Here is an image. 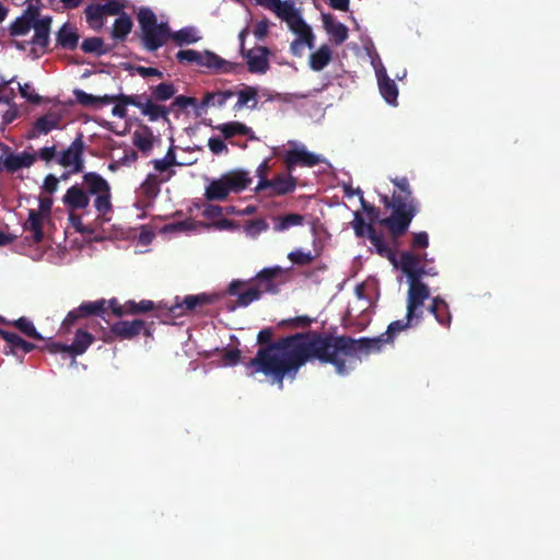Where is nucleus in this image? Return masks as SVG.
Segmentation results:
<instances>
[{
  "label": "nucleus",
  "instance_id": "54",
  "mask_svg": "<svg viewBox=\"0 0 560 560\" xmlns=\"http://www.w3.org/2000/svg\"><path fill=\"white\" fill-rule=\"evenodd\" d=\"M352 228L358 237H364L370 234V229L374 228L371 223H366L360 212H354V219L352 221Z\"/></svg>",
  "mask_w": 560,
  "mask_h": 560
},
{
  "label": "nucleus",
  "instance_id": "64",
  "mask_svg": "<svg viewBox=\"0 0 560 560\" xmlns=\"http://www.w3.org/2000/svg\"><path fill=\"white\" fill-rule=\"evenodd\" d=\"M59 178L52 174H48L43 184V189L48 194H54L58 189Z\"/></svg>",
  "mask_w": 560,
  "mask_h": 560
},
{
  "label": "nucleus",
  "instance_id": "57",
  "mask_svg": "<svg viewBox=\"0 0 560 560\" xmlns=\"http://www.w3.org/2000/svg\"><path fill=\"white\" fill-rule=\"evenodd\" d=\"M412 249H424L429 246V235L427 232H418L412 234L410 243Z\"/></svg>",
  "mask_w": 560,
  "mask_h": 560
},
{
  "label": "nucleus",
  "instance_id": "10",
  "mask_svg": "<svg viewBox=\"0 0 560 560\" xmlns=\"http://www.w3.org/2000/svg\"><path fill=\"white\" fill-rule=\"evenodd\" d=\"M298 179L291 173H280L269 180L257 183L255 187L256 192H261L267 189L270 190V196H284L293 192L296 188Z\"/></svg>",
  "mask_w": 560,
  "mask_h": 560
},
{
  "label": "nucleus",
  "instance_id": "61",
  "mask_svg": "<svg viewBox=\"0 0 560 560\" xmlns=\"http://www.w3.org/2000/svg\"><path fill=\"white\" fill-rule=\"evenodd\" d=\"M208 147L213 154H221L228 151V147L224 141L217 137H211L208 140Z\"/></svg>",
  "mask_w": 560,
  "mask_h": 560
},
{
  "label": "nucleus",
  "instance_id": "6",
  "mask_svg": "<svg viewBox=\"0 0 560 560\" xmlns=\"http://www.w3.org/2000/svg\"><path fill=\"white\" fill-rule=\"evenodd\" d=\"M104 3H90L84 9L86 23L94 31H101L104 27V21L107 15L119 14L128 5L127 0H103Z\"/></svg>",
  "mask_w": 560,
  "mask_h": 560
},
{
  "label": "nucleus",
  "instance_id": "42",
  "mask_svg": "<svg viewBox=\"0 0 560 560\" xmlns=\"http://www.w3.org/2000/svg\"><path fill=\"white\" fill-rule=\"evenodd\" d=\"M273 221V230L276 232H284L293 226L304 225L305 217L300 213H288L285 215L276 217Z\"/></svg>",
  "mask_w": 560,
  "mask_h": 560
},
{
  "label": "nucleus",
  "instance_id": "7",
  "mask_svg": "<svg viewBox=\"0 0 560 560\" xmlns=\"http://www.w3.org/2000/svg\"><path fill=\"white\" fill-rule=\"evenodd\" d=\"M424 257L425 255L421 256L409 250H405L400 254L399 268L407 277L409 288L428 287L421 281L424 277V266L422 265Z\"/></svg>",
  "mask_w": 560,
  "mask_h": 560
},
{
  "label": "nucleus",
  "instance_id": "53",
  "mask_svg": "<svg viewBox=\"0 0 560 560\" xmlns=\"http://www.w3.org/2000/svg\"><path fill=\"white\" fill-rule=\"evenodd\" d=\"M289 260L298 266H306L313 262L314 255L312 252H304L302 249H295L288 254Z\"/></svg>",
  "mask_w": 560,
  "mask_h": 560
},
{
  "label": "nucleus",
  "instance_id": "63",
  "mask_svg": "<svg viewBox=\"0 0 560 560\" xmlns=\"http://www.w3.org/2000/svg\"><path fill=\"white\" fill-rule=\"evenodd\" d=\"M223 213L222 207L218 205L208 203L205 206L202 215L207 219H217Z\"/></svg>",
  "mask_w": 560,
  "mask_h": 560
},
{
  "label": "nucleus",
  "instance_id": "31",
  "mask_svg": "<svg viewBox=\"0 0 560 560\" xmlns=\"http://www.w3.org/2000/svg\"><path fill=\"white\" fill-rule=\"evenodd\" d=\"M431 314L434 315L436 322L443 327L448 328L452 323V315L450 312L448 304L441 296L432 299V303L428 308Z\"/></svg>",
  "mask_w": 560,
  "mask_h": 560
},
{
  "label": "nucleus",
  "instance_id": "2",
  "mask_svg": "<svg viewBox=\"0 0 560 560\" xmlns=\"http://www.w3.org/2000/svg\"><path fill=\"white\" fill-rule=\"evenodd\" d=\"M395 186L392 197L381 196V201L385 208L392 209L389 217L380 221L387 228L394 238L401 237L408 231L412 219L420 211V202L413 197L412 190L407 177L390 178Z\"/></svg>",
  "mask_w": 560,
  "mask_h": 560
},
{
  "label": "nucleus",
  "instance_id": "33",
  "mask_svg": "<svg viewBox=\"0 0 560 560\" xmlns=\"http://www.w3.org/2000/svg\"><path fill=\"white\" fill-rule=\"evenodd\" d=\"M83 184L86 186L88 195H101L110 189L108 182L95 172L83 175Z\"/></svg>",
  "mask_w": 560,
  "mask_h": 560
},
{
  "label": "nucleus",
  "instance_id": "5",
  "mask_svg": "<svg viewBox=\"0 0 560 560\" xmlns=\"http://www.w3.org/2000/svg\"><path fill=\"white\" fill-rule=\"evenodd\" d=\"M176 60L178 63L196 65L215 73H234L242 67L241 63L228 61L211 50L182 49L176 54Z\"/></svg>",
  "mask_w": 560,
  "mask_h": 560
},
{
  "label": "nucleus",
  "instance_id": "17",
  "mask_svg": "<svg viewBox=\"0 0 560 560\" xmlns=\"http://www.w3.org/2000/svg\"><path fill=\"white\" fill-rule=\"evenodd\" d=\"M221 177L224 180L229 194H238L245 190L253 183L249 172L242 168L226 172L222 174Z\"/></svg>",
  "mask_w": 560,
  "mask_h": 560
},
{
  "label": "nucleus",
  "instance_id": "58",
  "mask_svg": "<svg viewBox=\"0 0 560 560\" xmlns=\"http://www.w3.org/2000/svg\"><path fill=\"white\" fill-rule=\"evenodd\" d=\"M19 91L24 98L33 104H39L42 102V97L37 93L31 92L30 83L19 84Z\"/></svg>",
  "mask_w": 560,
  "mask_h": 560
},
{
  "label": "nucleus",
  "instance_id": "19",
  "mask_svg": "<svg viewBox=\"0 0 560 560\" xmlns=\"http://www.w3.org/2000/svg\"><path fill=\"white\" fill-rule=\"evenodd\" d=\"M0 336L7 342V346L3 349V353L7 355H16L18 351L30 353L36 348L34 343L26 341L15 332L2 329L0 330Z\"/></svg>",
  "mask_w": 560,
  "mask_h": 560
},
{
  "label": "nucleus",
  "instance_id": "35",
  "mask_svg": "<svg viewBox=\"0 0 560 560\" xmlns=\"http://www.w3.org/2000/svg\"><path fill=\"white\" fill-rule=\"evenodd\" d=\"M170 40H173L176 46L182 47L199 42L200 36L194 26H186L175 32L171 30Z\"/></svg>",
  "mask_w": 560,
  "mask_h": 560
},
{
  "label": "nucleus",
  "instance_id": "34",
  "mask_svg": "<svg viewBox=\"0 0 560 560\" xmlns=\"http://www.w3.org/2000/svg\"><path fill=\"white\" fill-rule=\"evenodd\" d=\"M77 102L84 107H100L113 103V97L109 95L95 96L77 89L73 91Z\"/></svg>",
  "mask_w": 560,
  "mask_h": 560
},
{
  "label": "nucleus",
  "instance_id": "38",
  "mask_svg": "<svg viewBox=\"0 0 560 560\" xmlns=\"http://www.w3.org/2000/svg\"><path fill=\"white\" fill-rule=\"evenodd\" d=\"M113 97V103L115 106L112 109V115L118 118H125L127 116V105L136 106L138 104V95H127V94H118V95H109Z\"/></svg>",
  "mask_w": 560,
  "mask_h": 560
},
{
  "label": "nucleus",
  "instance_id": "36",
  "mask_svg": "<svg viewBox=\"0 0 560 560\" xmlns=\"http://www.w3.org/2000/svg\"><path fill=\"white\" fill-rule=\"evenodd\" d=\"M218 129L225 139H231L235 136H249L253 138V130L250 127L246 126L240 121H230L225 124L218 125L214 127Z\"/></svg>",
  "mask_w": 560,
  "mask_h": 560
},
{
  "label": "nucleus",
  "instance_id": "16",
  "mask_svg": "<svg viewBox=\"0 0 560 560\" xmlns=\"http://www.w3.org/2000/svg\"><path fill=\"white\" fill-rule=\"evenodd\" d=\"M210 303V299L206 294L187 295L183 301H178L167 307V314L171 318L186 315L188 312L196 310L197 306Z\"/></svg>",
  "mask_w": 560,
  "mask_h": 560
},
{
  "label": "nucleus",
  "instance_id": "55",
  "mask_svg": "<svg viewBox=\"0 0 560 560\" xmlns=\"http://www.w3.org/2000/svg\"><path fill=\"white\" fill-rule=\"evenodd\" d=\"M133 144L142 152L147 153L151 151L153 147V137L149 131L147 135L135 132L133 133Z\"/></svg>",
  "mask_w": 560,
  "mask_h": 560
},
{
  "label": "nucleus",
  "instance_id": "1",
  "mask_svg": "<svg viewBox=\"0 0 560 560\" xmlns=\"http://www.w3.org/2000/svg\"><path fill=\"white\" fill-rule=\"evenodd\" d=\"M416 325L405 317L392 322L385 332L374 338L362 337L354 339L349 336H334L314 330L296 332L277 343L281 349H288L287 362L276 364L277 371L283 375L289 370H296L307 362L318 360L324 364H332L339 375H346L348 369L342 357H357L380 352L385 345L393 343L395 337Z\"/></svg>",
  "mask_w": 560,
  "mask_h": 560
},
{
  "label": "nucleus",
  "instance_id": "25",
  "mask_svg": "<svg viewBox=\"0 0 560 560\" xmlns=\"http://www.w3.org/2000/svg\"><path fill=\"white\" fill-rule=\"evenodd\" d=\"M290 30L298 35V38L294 39L290 45V51L293 56H301L305 45L310 49L314 47L315 36L310 25L305 24V30L301 27H293Z\"/></svg>",
  "mask_w": 560,
  "mask_h": 560
},
{
  "label": "nucleus",
  "instance_id": "15",
  "mask_svg": "<svg viewBox=\"0 0 560 560\" xmlns=\"http://www.w3.org/2000/svg\"><path fill=\"white\" fill-rule=\"evenodd\" d=\"M283 270L281 267L276 266L272 268H265L261 271H259L255 278L256 285L260 291V294L262 293H271L276 294L279 292V284L280 282H277V279L282 277Z\"/></svg>",
  "mask_w": 560,
  "mask_h": 560
},
{
  "label": "nucleus",
  "instance_id": "23",
  "mask_svg": "<svg viewBox=\"0 0 560 560\" xmlns=\"http://www.w3.org/2000/svg\"><path fill=\"white\" fill-rule=\"evenodd\" d=\"M243 285L241 280H234L229 284L228 293L231 295H237L236 305L240 307H246L254 301L260 299V291L255 287H249L245 291L238 293L240 288Z\"/></svg>",
  "mask_w": 560,
  "mask_h": 560
},
{
  "label": "nucleus",
  "instance_id": "29",
  "mask_svg": "<svg viewBox=\"0 0 560 560\" xmlns=\"http://www.w3.org/2000/svg\"><path fill=\"white\" fill-rule=\"evenodd\" d=\"M116 15L118 18L114 21L110 36L117 42H125L132 30L133 22L131 18L125 12V10Z\"/></svg>",
  "mask_w": 560,
  "mask_h": 560
},
{
  "label": "nucleus",
  "instance_id": "26",
  "mask_svg": "<svg viewBox=\"0 0 560 560\" xmlns=\"http://www.w3.org/2000/svg\"><path fill=\"white\" fill-rule=\"evenodd\" d=\"M80 35L78 30L69 22L62 24V26L56 33L57 46L63 49L74 50L78 47Z\"/></svg>",
  "mask_w": 560,
  "mask_h": 560
},
{
  "label": "nucleus",
  "instance_id": "49",
  "mask_svg": "<svg viewBox=\"0 0 560 560\" xmlns=\"http://www.w3.org/2000/svg\"><path fill=\"white\" fill-rule=\"evenodd\" d=\"M35 23H31L30 20L20 15L16 18L10 25L9 32L11 36H22L26 35L31 28H33Z\"/></svg>",
  "mask_w": 560,
  "mask_h": 560
},
{
  "label": "nucleus",
  "instance_id": "14",
  "mask_svg": "<svg viewBox=\"0 0 560 560\" xmlns=\"http://www.w3.org/2000/svg\"><path fill=\"white\" fill-rule=\"evenodd\" d=\"M2 151L3 154L0 155V164H2L3 170L11 174L21 168L31 167L36 161L35 154L25 151L21 154H14L10 147L5 144L3 145Z\"/></svg>",
  "mask_w": 560,
  "mask_h": 560
},
{
  "label": "nucleus",
  "instance_id": "4",
  "mask_svg": "<svg viewBox=\"0 0 560 560\" xmlns=\"http://www.w3.org/2000/svg\"><path fill=\"white\" fill-rule=\"evenodd\" d=\"M137 21L140 30L139 38L144 50L153 52L167 44L171 27L167 22H159L151 8H139Z\"/></svg>",
  "mask_w": 560,
  "mask_h": 560
},
{
  "label": "nucleus",
  "instance_id": "56",
  "mask_svg": "<svg viewBox=\"0 0 560 560\" xmlns=\"http://www.w3.org/2000/svg\"><path fill=\"white\" fill-rule=\"evenodd\" d=\"M152 163H153L155 171H158V172L166 171L168 167L177 164L174 150L172 148H170L163 159L153 160Z\"/></svg>",
  "mask_w": 560,
  "mask_h": 560
},
{
  "label": "nucleus",
  "instance_id": "52",
  "mask_svg": "<svg viewBox=\"0 0 560 560\" xmlns=\"http://www.w3.org/2000/svg\"><path fill=\"white\" fill-rule=\"evenodd\" d=\"M269 225L265 219H255L246 222V224L244 225V231L248 236L256 237L260 233L267 231Z\"/></svg>",
  "mask_w": 560,
  "mask_h": 560
},
{
  "label": "nucleus",
  "instance_id": "62",
  "mask_svg": "<svg viewBox=\"0 0 560 560\" xmlns=\"http://www.w3.org/2000/svg\"><path fill=\"white\" fill-rule=\"evenodd\" d=\"M38 201H39V207H38V210H36L37 213H42V215L50 219L52 199L50 197H40Z\"/></svg>",
  "mask_w": 560,
  "mask_h": 560
},
{
  "label": "nucleus",
  "instance_id": "41",
  "mask_svg": "<svg viewBox=\"0 0 560 560\" xmlns=\"http://www.w3.org/2000/svg\"><path fill=\"white\" fill-rule=\"evenodd\" d=\"M0 323L12 325L28 338H32L34 340H44V337L37 331L33 322L27 317L22 316L13 322H5L3 318H0Z\"/></svg>",
  "mask_w": 560,
  "mask_h": 560
},
{
  "label": "nucleus",
  "instance_id": "22",
  "mask_svg": "<svg viewBox=\"0 0 560 560\" xmlns=\"http://www.w3.org/2000/svg\"><path fill=\"white\" fill-rule=\"evenodd\" d=\"M323 24L336 45H341L348 39V27L343 23L336 21L331 14L323 13Z\"/></svg>",
  "mask_w": 560,
  "mask_h": 560
},
{
  "label": "nucleus",
  "instance_id": "27",
  "mask_svg": "<svg viewBox=\"0 0 560 560\" xmlns=\"http://www.w3.org/2000/svg\"><path fill=\"white\" fill-rule=\"evenodd\" d=\"M376 75L381 95L388 104L396 105L398 97L397 84L386 74L384 69L376 71Z\"/></svg>",
  "mask_w": 560,
  "mask_h": 560
},
{
  "label": "nucleus",
  "instance_id": "37",
  "mask_svg": "<svg viewBox=\"0 0 560 560\" xmlns=\"http://www.w3.org/2000/svg\"><path fill=\"white\" fill-rule=\"evenodd\" d=\"M234 92L231 90L220 92H208L205 94L202 101L198 105V109H206L209 106L223 107L226 101L234 96Z\"/></svg>",
  "mask_w": 560,
  "mask_h": 560
},
{
  "label": "nucleus",
  "instance_id": "44",
  "mask_svg": "<svg viewBox=\"0 0 560 560\" xmlns=\"http://www.w3.org/2000/svg\"><path fill=\"white\" fill-rule=\"evenodd\" d=\"M81 49L85 54H94L96 56H104L110 52L112 48L106 46L101 37H88L81 44Z\"/></svg>",
  "mask_w": 560,
  "mask_h": 560
},
{
  "label": "nucleus",
  "instance_id": "46",
  "mask_svg": "<svg viewBox=\"0 0 560 560\" xmlns=\"http://www.w3.org/2000/svg\"><path fill=\"white\" fill-rule=\"evenodd\" d=\"M176 93V89L172 82H162L151 88L150 100L154 102H165L171 100Z\"/></svg>",
  "mask_w": 560,
  "mask_h": 560
},
{
  "label": "nucleus",
  "instance_id": "47",
  "mask_svg": "<svg viewBox=\"0 0 560 560\" xmlns=\"http://www.w3.org/2000/svg\"><path fill=\"white\" fill-rule=\"evenodd\" d=\"M167 179H168V177L165 178V180H167ZM163 182H164V179H163ZM161 183H162V180H160L155 174H149L145 177L144 182L141 184V191H142L143 196L147 199L156 198L161 191Z\"/></svg>",
  "mask_w": 560,
  "mask_h": 560
},
{
  "label": "nucleus",
  "instance_id": "32",
  "mask_svg": "<svg viewBox=\"0 0 560 560\" xmlns=\"http://www.w3.org/2000/svg\"><path fill=\"white\" fill-rule=\"evenodd\" d=\"M95 338L92 334L83 329H78L74 335L73 342L69 345V354L72 357L82 355L88 348L94 342Z\"/></svg>",
  "mask_w": 560,
  "mask_h": 560
},
{
  "label": "nucleus",
  "instance_id": "20",
  "mask_svg": "<svg viewBox=\"0 0 560 560\" xmlns=\"http://www.w3.org/2000/svg\"><path fill=\"white\" fill-rule=\"evenodd\" d=\"M63 205L72 212L89 207L90 196L79 185L69 187L62 197Z\"/></svg>",
  "mask_w": 560,
  "mask_h": 560
},
{
  "label": "nucleus",
  "instance_id": "45",
  "mask_svg": "<svg viewBox=\"0 0 560 560\" xmlns=\"http://www.w3.org/2000/svg\"><path fill=\"white\" fill-rule=\"evenodd\" d=\"M366 237L370 240L371 244L375 247L377 254L390 259L395 264L393 250L384 241L383 235L377 233L375 228L370 229V234Z\"/></svg>",
  "mask_w": 560,
  "mask_h": 560
},
{
  "label": "nucleus",
  "instance_id": "39",
  "mask_svg": "<svg viewBox=\"0 0 560 560\" xmlns=\"http://www.w3.org/2000/svg\"><path fill=\"white\" fill-rule=\"evenodd\" d=\"M332 58L331 48L328 45H322L310 56V67L314 71L323 70Z\"/></svg>",
  "mask_w": 560,
  "mask_h": 560
},
{
  "label": "nucleus",
  "instance_id": "21",
  "mask_svg": "<svg viewBox=\"0 0 560 560\" xmlns=\"http://www.w3.org/2000/svg\"><path fill=\"white\" fill-rule=\"evenodd\" d=\"M142 96L138 95V104L137 108L141 110L143 116H147L150 121H158L159 119H163L165 121H170L168 115L171 108L159 105L154 101L145 97V101H141Z\"/></svg>",
  "mask_w": 560,
  "mask_h": 560
},
{
  "label": "nucleus",
  "instance_id": "40",
  "mask_svg": "<svg viewBox=\"0 0 560 560\" xmlns=\"http://www.w3.org/2000/svg\"><path fill=\"white\" fill-rule=\"evenodd\" d=\"M229 190L226 189L221 176L211 180L205 190V197L209 201H223L229 197Z\"/></svg>",
  "mask_w": 560,
  "mask_h": 560
},
{
  "label": "nucleus",
  "instance_id": "8",
  "mask_svg": "<svg viewBox=\"0 0 560 560\" xmlns=\"http://www.w3.org/2000/svg\"><path fill=\"white\" fill-rule=\"evenodd\" d=\"M142 331L147 336L151 335L147 323L142 319L119 320L110 326L109 332L104 336L103 340L107 343L112 342L114 338L130 340L139 336Z\"/></svg>",
  "mask_w": 560,
  "mask_h": 560
},
{
  "label": "nucleus",
  "instance_id": "18",
  "mask_svg": "<svg viewBox=\"0 0 560 560\" xmlns=\"http://www.w3.org/2000/svg\"><path fill=\"white\" fill-rule=\"evenodd\" d=\"M272 12L278 18L285 21L290 28L301 27L305 30L306 23L302 19V16L296 12L294 3L291 0H278V3L275 5Z\"/></svg>",
  "mask_w": 560,
  "mask_h": 560
},
{
  "label": "nucleus",
  "instance_id": "30",
  "mask_svg": "<svg viewBox=\"0 0 560 560\" xmlns=\"http://www.w3.org/2000/svg\"><path fill=\"white\" fill-rule=\"evenodd\" d=\"M45 220H49V219L42 215V213H37L36 210L31 209L28 211V218L25 221L23 229L25 231L32 232L33 241L35 243H39L44 240L43 225H44Z\"/></svg>",
  "mask_w": 560,
  "mask_h": 560
},
{
  "label": "nucleus",
  "instance_id": "60",
  "mask_svg": "<svg viewBox=\"0 0 560 560\" xmlns=\"http://www.w3.org/2000/svg\"><path fill=\"white\" fill-rule=\"evenodd\" d=\"M197 103V100L195 97H191V96H185V95H178L174 98V101L172 102L171 106L168 108H171V110L174 108V107H178V108H186L188 106H192V105H196Z\"/></svg>",
  "mask_w": 560,
  "mask_h": 560
},
{
  "label": "nucleus",
  "instance_id": "43",
  "mask_svg": "<svg viewBox=\"0 0 560 560\" xmlns=\"http://www.w3.org/2000/svg\"><path fill=\"white\" fill-rule=\"evenodd\" d=\"M107 301L101 299L93 302H83L77 307V312L82 314V317L101 316L103 317L106 313Z\"/></svg>",
  "mask_w": 560,
  "mask_h": 560
},
{
  "label": "nucleus",
  "instance_id": "3",
  "mask_svg": "<svg viewBox=\"0 0 560 560\" xmlns=\"http://www.w3.org/2000/svg\"><path fill=\"white\" fill-rule=\"evenodd\" d=\"M287 336V338L292 337ZM272 330L270 328L261 329L257 335V342L260 347L255 355V358L250 359L245 365L248 375L253 376L256 373L260 372L266 376H271L272 382L276 383L279 388L283 387V380L287 375L294 377L295 374L302 366H299L296 370H289L285 373L280 374L276 364L285 363L287 362V353L288 349H281L277 343L285 339V337L278 339L277 341L271 342Z\"/></svg>",
  "mask_w": 560,
  "mask_h": 560
},
{
  "label": "nucleus",
  "instance_id": "48",
  "mask_svg": "<svg viewBox=\"0 0 560 560\" xmlns=\"http://www.w3.org/2000/svg\"><path fill=\"white\" fill-rule=\"evenodd\" d=\"M95 196L94 207L101 217H105L113 209L110 189Z\"/></svg>",
  "mask_w": 560,
  "mask_h": 560
},
{
  "label": "nucleus",
  "instance_id": "28",
  "mask_svg": "<svg viewBox=\"0 0 560 560\" xmlns=\"http://www.w3.org/2000/svg\"><path fill=\"white\" fill-rule=\"evenodd\" d=\"M58 125L59 118L57 117V115L48 113L35 120L33 129L27 133V138L34 139L37 138L39 135H47L51 130L58 128Z\"/></svg>",
  "mask_w": 560,
  "mask_h": 560
},
{
  "label": "nucleus",
  "instance_id": "9",
  "mask_svg": "<svg viewBox=\"0 0 560 560\" xmlns=\"http://www.w3.org/2000/svg\"><path fill=\"white\" fill-rule=\"evenodd\" d=\"M429 298V287L408 288L406 317H408V319H410L416 326H418L423 318L424 302Z\"/></svg>",
  "mask_w": 560,
  "mask_h": 560
},
{
  "label": "nucleus",
  "instance_id": "13",
  "mask_svg": "<svg viewBox=\"0 0 560 560\" xmlns=\"http://www.w3.org/2000/svg\"><path fill=\"white\" fill-rule=\"evenodd\" d=\"M285 168L292 173L296 166L313 167L323 162L322 158L310 152L305 147L288 150L283 156Z\"/></svg>",
  "mask_w": 560,
  "mask_h": 560
},
{
  "label": "nucleus",
  "instance_id": "50",
  "mask_svg": "<svg viewBox=\"0 0 560 560\" xmlns=\"http://www.w3.org/2000/svg\"><path fill=\"white\" fill-rule=\"evenodd\" d=\"M153 310L154 303L150 300H142L140 302H135L130 300L126 302V315H137Z\"/></svg>",
  "mask_w": 560,
  "mask_h": 560
},
{
  "label": "nucleus",
  "instance_id": "11",
  "mask_svg": "<svg viewBox=\"0 0 560 560\" xmlns=\"http://www.w3.org/2000/svg\"><path fill=\"white\" fill-rule=\"evenodd\" d=\"M84 142L79 135L72 143L63 150L57 159V163L63 167H72V172L81 173L84 168Z\"/></svg>",
  "mask_w": 560,
  "mask_h": 560
},
{
  "label": "nucleus",
  "instance_id": "12",
  "mask_svg": "<svg viewBox=\"0 0 560 560\" xmlns=\"http://www.w3.org/2000/svg\"><path fill=\"white\" fill-rule=\"evenodd\" d=\"M270 54L269 48L257 45L250 49H243L241 56L246 60L248 72L264 74L270 68Z\"/></svg>",
  "mask_w": 560,
  "mask_h": 560
},
{
  "label": "nucleus",
  "instance_id": "51",
  "mask_svg": "<svg viewBox=\"0 0 560 560\" xmlns=\"http://www.w3.org/2000/svg\"><path fill=\"white\" fill-rule=\"evenodd\" d=\"M237 96L238 100L234 105V109H241L242 107L246 106L250 101L254 102L252 107L256 106L257 90L255 88L246 86L245 89L238 91Z\"/></svg>",
  "mask_w": 560,
  "mask_h": 560
},
{
  "label": "nucleus",
  "instance_id": "24",
  "mask_svg": "<svg viewBox=\"0 0 560 560\" xmlns=\"http://www.w3.org/2000/svg\"><path fill=\"white\" fill-rule=\"evenodd\" d=\"M52 23L51 16H44L37 23L34 24V35L31 44L39 47L43 51H46L49 45V34Z\"/></svg>",
  "mask_w": 560,
  "mask_h": 560
},
{
  "label": "nucleus",
  "instance_id": "59",
  "mask_svg": "<svg viewBox=\"0 0 560 560\" xmlns=\"http://www.w3.org/2000/svg\"><path fill=\"white\" fill-rule=\"evenodd\" d=\"M357 194L360 195V202L363 211L369 215L371 220L377 219L380 210L375 206L364 200L363 194L360 188H358Z\"/></svg>",
  "mask_w": 560,
  "mask_h": 560
}]
</instances>
